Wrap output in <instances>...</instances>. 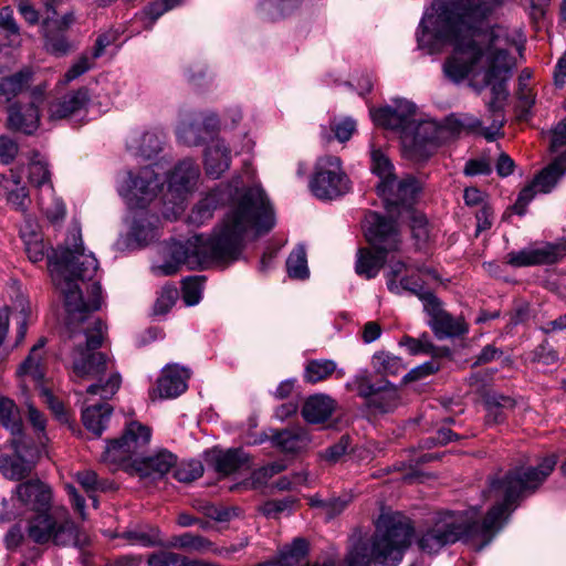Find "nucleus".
<instances>
[{
	"label": "nucleus",
	"instance_id": "nucleus-1",
	"mask_svg": "<svg viewBox=\"0 0 566 566\" xmlns=\"http://www.w3.org/2000/svg\"><path fill=\"white\" fill-rule=\"evenodd\" d=\"M505 0H454L450 6L436 2L428 9L417 33L418 45L436 53L447 42L452 53L443 63V73L453 83L470 78L476 90L491 86L495 99L505 98V82L516 65L514 52L521 41L502 25L488 27L486 19Z\"/></svg>",
	"mask_w": 566,
	"mask_h": 566
},
{
	"label": "nucleus",
	"instance_id": "nucleus-2",
	"mask_svg": "<svg viewBox=\"0 0 566 566\" xmlns=\"http://www.w3.org/2000/svg\"><path fill=\"white\" fill-rule=\"evenodd\" d=\"M98 269L93 253H86L78 226L70 228L67 237L53 253L50 271L56 289L64 297L67 313L66 326L75 333L78 326L85 334V347L77 345L72 353V373L81 380H95L86 389L88 396L111 399L119 389L120 375L115 370V363L101 352L106 332L105 324L90 314L102 306V289L92 281Z\"/></svg>",
	"mask_w": 566,
	"mask_h": 566
},
{
	"label": "nucleus",
	"instance_id": "nucleus-3",
	"mask_svg": "<svg viewBox=\"0 0 566 566\" xmlns=\"http://www.w3.org/2000/svg\"><path fill=\"white\" fill-rule=\"evenodd\" d=\"M235 180L224 189L207 195L190 212L189 222L201 226L212 218L219 202L228 203V211L209 238L192 235L186 242L174 241L168 249L169 261L154 265L153 272L172 275L181 266L188 270L206 269L239 259L248 234H262L275 223L273 209L260 187L243 188Z\"/></svg>",
	"mask_w": 566,
	"mask_h": 566
},
{
	"label": "nucleus",
	"instance_id": "nucleus-4",
	"mask_svg": "<svg viewBox=\"0 0 566 566\" xmlns=\"http://www.w3.org/2000/svg\"><path fill=\"white\" fill-rule=\"evenodd\" d=\"M556 462V457L549 455L544 458L537 468H517L491 479L483 496L493 504L482 522L478 520L479 511L475 507L467 512L441 513L420 534L418 547L431 555L447 545L463 539L476 542L478 548H483L502 528L516 507L520 496L525 491L536 489L553 472Z\"/></svg>",
	"mask_w": 566,
	"mask_h": 566
},
{
	"label": "nucleus",
	"instance_id": "nucleus-5",
	"mask_svg": "<svg viewBox=\"0 0 566 566\" xmlns=\"http://www.w3.org/2000/svg\"><path fill=\"white\" fill-rule=\"evenodd\" d=\"M12 499L34 512L28 520L27 535L35 544L81 547L88 543L87 534L71 518L66 507H52V490L40 480L18 484Z\"/></svg>",
	"mask_w": 566,
	"mask_h": 566
},
{
	"label": "nucleus",
	"instance_id": "nucleus-6",
	"mask_svg": "<svg viewBox=\"0 0 566 566\" xmlns=\"http://www.w3.org/2000/svg\"><path fill=\"white\" fill-rule=\"evenodd\" d=\"M417 107L407 99H395L394 105L370 109L373 122L399 135L407 156L416 160L428 158L433 148L448 138L446 124L436 120H419Z\"/></svg>",
	"mask_w": 566,
	"mask_h": 566
},
{
	"label": "nucleus",
	"instance_id": "nucleus-7",
	"mask_svg": "<svg viewBox=\"0 0 566 566\" xmlns=\"http://www.w3.org/2000/svg\"><path fill=\"white\" fill-rule=\"evenodd\" d=\"M413 535L411 521L399 512L382 513L368 543L355 544L345 558L346 566H398Z\"/></svg>",
	"mask_w": 566,
	"mask_h": 566
},
{
	"label": "nucleus",
	"instance_id": "nucleus-8",
	"mask_svg": "<svg viewBox=\"0 0 566 566\" xmlns=\"http://www.w3.org/2000/svg\"><path fill=\"white\" fill-rule=\"evenodd\" d=\"M163 182L154 167L124 172L118 180V193L128 207L129 235L138 243L151 241L157 233L158 217L147 210Z\"/></svg>",
	"mask_w": 566,
	"mask_h": 566
},
{
	"label": "nucleus",
	"instance_id": "nucleus-9",
	"mask_svg": "<svg viewBox=\"0 0 566 566\" xmlns=\"http://www.w3.org/2000/svg\"><path fill=\"white\" fill-rule=\"evenodd\" d=\"M151 431L147 426L132 421L119 439L107 444L102 461L114 465L128 464L142 476L161 478L176 465L177 458L168 450L142 457V451L149 443Z\"/></svg>",
	"mask_w": 566,
	"mask_h": 566
},
{
	"label": "nucleus",
	"instance_id": "nucleus-10",
	"mask_svg": "<svg viewBox=\"0 0 566 566\" xmlns=\"http://www.w3.org/2000/svg\"><path fill=\"white\" fill-rule=\"evenodd\" d=\"M364 229L373 249L358 250L355 270L358 275L369 280L378 275L387 254L399 250L401 235L396 224L377 212L365 216Z\"/></svg>",
	"mask_w": 566,
	"mask_h": 566
},
{
	"label": "nucleus",
	"instance_id": "nucleus-11",
	"mask_svg": "<svg viewBox=\"0 0 566 566\" xmlns=\"http://www.w3.org/2000/svg\"><path fill=\"white\" fill-rule=\"evenodd\" d=\"M420 190V185L415 177L408 176L401 180L395 178V186L386 193H379L385 201L386 211L389 219L398 228V223L394 218L401 222L411 221V230L416 239L424 241L428 238L427 220L421 214H416L412 203Z\"/></svg>",
	"mask_w": 566,
	"mask_h": 566
},
{
	"label": "nucleus",
	"instance_id": "nucleus-12",
	"mask_svg": "<svg viewBox=\"0 0 566 566\" xmlns=\"http://www.w3.org/2000/svg\"><path fill=\"white\" fill-rule=\"evenodd\" d=\"M310 189L321 200H334L350 191L352 182L339 157L324 155L316 159Z\"/></svg>",
	"mask_w": 566,
	"mask_h": 566
},
{
	"label": "nucleus",
	"instance_id": "nucleus-13",
	"mask_svg": "<svg viewBox=\"0 0 566 566\" xmlns=\"http://www.w3.org/2000/svg\"><path fill=\"white\" fill-rule=\"evenodd\" d=\"M412 294L417 295L423 303V310L429 316L428 325L438 339L457 337L467 333L468 327L462 318L453 317L443 307L441 302L429 291L423 290L419 282L415 286H408Z\"/></svg>",
	"mask_w": 566,
	"mask_h": 566
},
{
	"label": "nucleus",
	"instance_id": "nucleus-14",
	"mask_svg": "<svg viewBox=\"0 0 566 566\" xmlns=\"http://www.w3.org/2000/svg\"><path fill=\"white\" fill-rule=\"evenodd\" d=\"M29 181L40 190L39 206L46 218L52 223L63 220L65 217V206L55 196L46 160L39 155L30 163Z\"/></svg>",
	"mask_w": 566,
	"mask_h": 566
},
{
	"label": "nucleus",
	"instance_id": "nucleus-15",
	"mask_svg": "<svg viewBox=\"0 0 566 566\" xmlns=\"http://www.w3.org/2000/svg\"><path fill=\"white\" fill-rule=\"evenodd\" d=\"M45 345V338H40L38 343L31 348L30 354L18 369V376L23 382L32 381L34 387L39 390L43 401L49 406L52 412L60 419L65 420L64 406L61 401L54 398L52 392L43 385V366L42 349Z\"/></svg>",
	"mask_w": 566,
	"mask_h": 566
},
{
	"label": "nucleus",
	"instance_id": "nucleus-16",
	"mask_svg": "<svg viewBox=\"0 0 566 566\" xmlns=\"http://www.w3.org/2000/svg\"><path fill=\"white\" fill-rule=\"evenodd\" d=\"M551 150L560 155L533 179L539 193H548L566 172V118L552 132Z\"/></svg>",
	"mask_w": 566,
	"mask_h": 566
},
{
	"label": "nucleus",
	"instance_id": "nucleus-17",
	"mask_svg": "<svg viewBox=\"0 0 566 566\" xmlns=\"http://www.w3.org/2000/svg\"><path fill=\"white\" fill-rule=\"evenodd\" d=\"M12 457H0V472L9 480H22L30 474L40 454V449L32 446L27 439L12 438Z\"/></svg>",
	"mask_w": 566,
	"mask_h": 566
},
{
	"label": "nucleus",
	"instance_id": "nucleus-18",
	"mask_svg": "<svg viewBox=\"0 0 566 566\" xmlns=\"http://www.w3.org/2000/svg\"><path fill=\"white\" fill-rule=\"evenodd\" d=\"M489 112L493 115V120L490 126L484 127L483 122L469 113L452 114L446 119V128L448 135L459 134L465 132L469 134L481 135L488 140H493L500 135L503 125V116L495 102L489 104Z\"/></svg>",
	"mask_w": 566,
	"mask_h": 566
},
{
	"label": "nucleus",
	"instance_id": "nucleus-19",
	"mask_svg": "<svg viewBox=\"0 0 566 566\" xmlns=\"http://www.w3.org/2000/svg\"><path fill=\"white\" fill-rule=\"evenodd\" d=\"M44 98V88L36 87L28 103L18 102L8 109V127L12 130L31 135L40 125V105Z\"/></svg>",
	"mask_w": 566,
	"mask_h": 566
},
{
	"label": "nucleus",
	"instance_id": "nucleus-20",
	"mask_svg": "<svg viewBox=\"0 0 566 566\" xmlns=\"http://www.w3.org/2000/svg\"><path fill=\"white\" fill-rule=\"evenodd\" d=\"M199 176V167L190 159L180 161L174 168L168 177V192L176 205L193 191Z\"/></svg>",
	"mask_w": 566,
	"mask_h": 566
},
{
	"label": "nucleus",
	"instance_id": "nucleus-21",
	"mask_svg": "<svg viewBox=\"0 0 566 566\" xmlns=\"http://www.w3.org/2000/svg\"><path fill=\"white\" fill-rule=\"evenodd\" d=\"M563 255L559 247L551 243L531 245L520 251L507 253V263L515 268L552 264Z\"/></svg>",
	"mask_w": 566,
	"mask_h": 566
},
{
	"label": "nucleus",
	"instance_id": "nucleus-22",
	"mask_svg": "<svg viewBox=\"0 0 566 566\" xmlns=\"http://www.w3.org/2000/svg\"><path fill=\"white\" fill-rule=\"evenodd\" d=\"M88 102V90L81 87L51 102L48 111L49 118L51 120H57L76 115L86 108Z\"/></svg>",
	"mask_w": 566,
	"mask_h": 566
},
{
	"label": "nucleus",
	"instance_id": "nucleus-23",
	"mask_svg": "<svg viewBox=\"0 0 566 566\" xmlns=\"http://www.w3.org/2000/svg\"><path fill=\"white\" fill-rule=\"evenodd\" d=\"M188 378L187 369L178 365H167L157 380L154 394H158L159 398H176L186 391Z\"/></svg>",
	"mask_w": 566,
	"mask_h": 566
},
{
	"label": "nucleus",
	"instance_id": "nucleus-24",
	"mask_svg": "<svg viewBox=\"0 0 566 566\" xmlns=\"http://www.w3.org/2000/svg\"><path fill=\"white\" fill-rule=\"evenodd\" d=\"M164 136L154 129H135L127 139L126 146L135 155L150 158L161 150Z\"/></svg>",
	"mask_w": 566,
	"mask_h": 566
},
{
	"label": "nucleus",
	"instance_id": "nucleus-25",
	"mask_svg": "<svg viewBox=\"0 0 566 566\" xmlns=\"http://www.w3.org/2000/svg\"><path fill=\"white\" fill-rule=\"evenodd\" d=\"M231 156L230 149L223 140L212 139L205 151V169L206 174L217 179L230 167Z\"/></svg>",
	"mask_w": 566,
	"mask_h": 566
},
{
	"label": "nucleus",
	"instance_id": "nucleus-26",
	"mask_svg": "<svg viewBox=\"0 0 566 566\" xmlns=\"http://www.w3.org/2000/svg\"><path fill=\"white\" fill-rule=\"evenodd\" d=\"M337 402L326 394L310 396L303 403L302 416L308 423H323L331 418Z\"/></svg>",
	"mask_w": 566,
	"mask_h": 566
},
{
	"label": "nucleus",
	"instance_id": "nucleus-27",
	"mask_svg": "<svg viewBox=\"0 0 566 566\" xmlns=\"http://www.w3.org/2000/svg\"><path fill=\"white\" fill-rule=\"evenodd\" d=\"M0 197L17 210L24 211L29 201V192L21 184L19 172L11 170L10 176L0 175Z\"/></svg>",
	"mask_w": 566,
	"mask_h": 566
},
{
	"label": "nucleus",
	"instance_id": "nucleus-28",
	"mask_svg": "<svg viewBox=\"0 0 566 566\" xmlns=\"http://www.w3.org/2000/svg\"><path fill=\"white\" fill-rule=\"evenodd\" d=\"M211 460L216 471L226 475L250 468L249 454L242 449L213 451Z\"/></svg>",
	"mask_w": 566,
	"mask_h": 566
},
{
	"label": "nucleus",
	"instance_id": "nucleus-29",
	"mask_svg": "<svg viewBox=\"0 0 566 566\" xmlns=\"http://www.w3.org/2000/svg\"><path fill=\"white\" fill-rule=\"evenodd\" d=\"M371 171L377 175L380 182L377 186L378 193H386L395 186L394 166L388 156L374 144L370 145Z\"/></svg>",
	"mask_w": 566,
	"mask_h": 566
},
{
	"label": "nucleus",
	"instance_id": "nucleus-30",
	"mask_svg": "<svg viewBox=\"0 0 566 566\" xmlns=\"http://www.w3.org/2000/svg\"><path fill=\"white\" fill-rule=\"evenodd\" d=\"M272 441L284 452H298L310 444L311 438L304 428L295 427L276 432Z\"/></svg>",
	"mask_w": 566,
	"mask_h": 566
},
{
	"label": "nucleus",
	"instance_id": "nucleus-31",
	"mask_svg": "<svg viewBox=\"0 0 566 566\" xmlns=\"http://www.w3.org/2000/svg\"><path fill=\"white\" fill-rule=\"evenodd\" d=\"M112 412L113 408L106 402L87 407L82 412L83 423L87 430L99 437L106 429Z\"/></svg>",
	"mask_w": 566,
	"mask_h": 566
},
{
	"label": "nucleus",
	"instance_id": "nucleus-32",
	"mask_svg": "<svg viewBox=\"0 0 566 566\" xmlns=\"http://www.w3.org/2000/svg\"><path fill=\"white\" fill-rule=\"evenodd\" d=\"M356 132V122L352 117L334 118L328 126H321L319 136L325 143L333 139L348 142Z\"/></svg>",
	"mask_w": 566,
	"mask_h": 566
},
{
	"label": "nucleus",
	"instance_id": "nucleus-33",
	"mask_svg": "<svg viewBox=\"0 0 566 566\" xmlns=\"http://www.w3.org/2000/svg\"><path fill=\"white\" fill-rule=\"evenodd\" d=\"M169 547L179 548L187 552H195L199 554H208L214 549V543L205 536L193 534L190 532L172 536L168 544Z\"/></svg>",
	"mask_w": 566,
	"mask_h": 566
},
{
	"label": "nucleus",
	"instance_id": "nucleus-34",
	"mask_svg": "<svg viewBox=\"0 0 566 566\" xmlns=\"http://www.w3.org/2000/svg\"><path fill=\"white\" fill-rule=\"evenodd\" d=\"M0 423L11 432L12 438L25 440L19 408L13 400L0 398Z\"/></svg>",
	"mask_w": 566,
	"mask_h": 566
},
{
	"label": "nucleus",
	"instance_id": "nucleus-35",
	"mask_svg": "<svg viewBox=\"0 0 566 566\" xmlns=\"http://www.w3.org/2000/svg\"><path fill=\"white\" fill-rule=\"evenodd\" d=\"M364 395L369 396L371 405L381 412H388L394 409L399 399L397 388L389 382H386L382 388L369 385L367 389L364 390Z\"/></svg>",
	"mask_w": 566,
	"mask_h": 566
},
{
	"label": "nucleus",
	"instance_id": "nucleus-36",
	"mask_svg": "<svg viewBox=\"0 0 566 566\" xmlns=\"http://www.w3.org/2000/svg\"><path fill=\"white\" fill-rule=\"evenodd\" d=\"M32 73L29 70H22L11 76L0 80V103L9 102L18 94L23 92L31 82Z\"/></svg>",
	"mask_w": 566,
	"mask_h": 566
},
{
	"label": "nucleus",
	"instance_id": "nucleus-37",
	"mask_svg": "<svg viewBox=\"0 0 566 566\" xmlns=\"http://www.w3.org/2000/svg\"><path fill=\"white\" fill-rule=\"evenodd\" d=\"M407 270L408 266L402 261H391L389 263V270L387 272V287L390 292L400 294L402 291H408L412 293V291L406 287V285L415 286L416 282H419L422 285V281L418 277H401L400 281H397V277Z\"/></svg>",
	"mask_w": 566,
	"mask_h": 566
},
{
	"label": "nucleus",
	"instance_id": "nucleus-38",
	"mask_svg": "<svg viewBox=\"0 0 566 566\" xmlns=\"http://www.w3.org/2000/svg\"><path fill=\"white\" fill-rule=\"evenodd\" d=\"M399 344L406 347L411 355L427 354L436 357L447 355L449 353L448 348L436 347L427 333H423L418 338L403 336Z\"/></svg>",
	"mask_w": 566,
	"mask_h": 566
},
{
	"label": "nucleus",
	"instance_id": "nucleus-39",
	"mask_svg": "<svg viewBox=\"0 0 566 566\" xmlns=\"http://www.w3.org/2000/svg\"><path fill=\"white\" fill-rule=\"evenodd\" d=\"M21 237L25 243L29 260L33 263L42 261L45 254L42 238L29 221L21 229Z\"/></svg>",
	"mask_w": 566,
	"mask_h": 566
},
{
	"label": "nucleus",
	"instance_id": "nucleus-40",
	"mask_svg": "<svg viewBox=\"0 0 566 566\" xmlns=\"http://www.w3.org/2000/svg\"><path fill=\"white\" fill-rule=\"evenodd\" d=\"M373 368L377 374L396 376L406 369L402 359L387 352L376 353L371 358Z\"/></svg>",
	"mask_w": 566,
	"mask_h": 566
},
{
	"label": "nucleus",
	"instance_id": "nucleus-41",
	"mask_svg": "<svg viewBox=\"0 0 566 566\" xmlns=\"http://www.w3.org/2000/svg\"><path fill=\"white\" fill-rule=\"evenodd\" d=\"M52 19L53 18L50 17V14L45 15V19H44V23H43L44 38H45L44 48L49 53L54 54L56 56H61V55L66 54L70 51L71 46H70V43L67 42L66 38L63 34L50 32V29H51L50 20H52Z\"/></svg>",
	"mask_w": 566,
	"mask_h": 566
},
{
	"label": "nucleus",
	"instance_id": "nucleus-42",
	"mask_svg": "<svg viewBox=\"0 0 566 566\" xmlns=\"http://www.w3.org/2000/svg\"><path fill=\"white\" fill-rule=\"evenodd\" d=\"M335 371L336 363L334 360L314 359L306 365L304 378L308 382L316 384L325 380Z\"/></svg>",
	"mask_w": 566,
	"mask_h": 566
},
{
	"label": "nucleus",
	"instance_id": "nucleus-43",
	"mask_svg": "<svg viewBox=\"0 0 566 566\" xmlns=\"http://www.w3.org/2000/svg\"><path fill=\"white\" fill-rule=\"evenodd\" d=\"M286 269L290 277L306 279L308 276L307 259L304 247L298 245L290 253L286 260Z\"/></svg>",
	"mask_w": 566,
	"mask_h": 566
},
{
	"label": "nucleus",
	"instance_id": "nucleus-44",
	"mask_svg": "<svg viewBox=\"0 0 566 566\" xmlns=\"http://www.w3.org/2000/svg\"><path fill=\"white\" fill-rule=\"evenodd\" d=\"M514 401L510 397H493L488 401L486 420L489 423H500L505 419V410L512 409Z\"/></svg>",
	"mask_w": 566,
	"mask_h": 566
},
{
	"label": "nucleus",
	"instance_id": "nucleus-45",
	"mask_svg": "<svg viewBox=\"0 0 566 566\" xmlns=\"http://www.w3.org/2000/svg\"><path fill=\"white\" fill-rule=\"evenodd\" d=\"M76 482L87 493L88 497L93 500V504L97 506L95 493L103 489L102 482L98 480L97 474L92 470H83L75 473Z\"/></svg>",
	"mask_w": 566,
	"mask_h": 566
},
{
	"label": "nucleus",
	"instance_id": "nucleus-46",
	"mask_svg": "<svg viewBox=\"0 0 566 566\" xmlns=\"http://www.w3.org/2000/svg\"><path fill=\"white\" fill-rule=\"evenodd\" d=\"M296 501L292 496H286L281 500H271L265 502L260 511L263 515L271 518H277L284 513H291L295 505Z\"/></svg>",
	"mask_w": 566,
	"mask_h": 566
},
{
	"label": "nucleus",
	"instance_id": "nucleus-47",
	"mask_svg": "<svg viewBox=\"0 0 566 566\" xmlns=\"http://www.w3.org/2000/svg\"><path fill=\"white\" fill-rule=\"evenodd\" d=\"M0 29L12 44L20 42V28L9 7H4L0 10Z\"/></svg>",
	"mask_w": 566,
	"mask_h": 566
},
{
	"label": "nucleus",
	"instance_id": "nucleus-48",
	"mask_svg": "<svg viewBox=\"0 0 566 566\" xmlns=\"http://www.w3.org/2000/svg\"><path fill=\"white\" fill-rule=\"evenodd\" d=\"M203 474V467L200 461L191 460L181 462L174 471V476L184 483L192 482Z\"/></svg>",
	"mask_w": 566,
	"mask_h": 566
},
{
	"label": "nucleus",
	"instance_id": "nucleus-49",
	"mask_svg": "<svg viewBox=\"0 0 566 566\" xmlns=\"http://www.w3.org/2000/svg\"><path fill=\"white\" fill-rule=\"evenodd\" d=\"M13 310L15 312L14 318L18 324L15 345H19L22 343L27 334V319L30 314L29 301L23 296H20L15 301Z\"/></svg>",
	"mask_w": 566,
	"mask_h": 566
},
{
	"label": "nucleus",
	"instance_id": "nucleus-50",
	"mask_svg": "<svg viewBox=\"0 0 566 566\" xmlns=\"http://www.w3.org/2000/svg\"><path fill=\"white\" fill-rule=\"evenodd\" d=\"M94 61L95 60L92 56L82 55L71 65V67L66 71L57 84L65 86L72 81L76 80L82 74L92 69Z\"/></svg>",
	"mask_w": 566,
	"mask_h": 566
},
{
	"label": "nucleus",
	"instance_id": "nucleus-51",
	"mask_svg": "<svg viewBox=\"0 0 566 566\" xmlns=\"http://www.w3.org/2000/svg\"><path fill=\"white\" fill-rule=\"evenodd\" d=\"M202 284L199 276H190L182 281V298L188 306L199 303Z\"/></svg>",
	"mask_w": 566,
	"mask_h": 566
},
{
	"label": "nucleus",
	"instance_id": "nucleus-52",
	"mask_svg": "<svg viewBox=\"0 0 566 566\" xmlns=\"http://www.w3.org/2000/svg\"><path fill=\"white\" fill-rule=\"evenodd\" d=\"M123 537L133 545L154 546L159 543V532L155 528L150 532L143 530L127 531L123 533Z\"/></svg>",
	"mask_w": 566,
	"mask_h": 566
},
{
	"label": "nucleus",
	"instance_id": "nucleus-53",
	"mask_svg": "<svg viewBox=\"0 0 566 566\" xmlns=\"http://www.w3.org/2000/svg\"><path fill=\"white\" fill-rule=\"evenodd\" d=\"M354 495L352 493H343L337 497L327 500L324 504V514L326 518L331 520L340 514L348 504L353 501Z\"/></svg>",
	"mask_w": 566,
	"mask_h": 566
},
{
	"label": "nucleus",
	"instance_id": "nucleus-54",
	"mask_svg": "<svg viewBox=\"0 0 566 566\" xmlns=\"http://www.w3.org/2000/svg\"><path fill=\"white\" fill-rule=\"evenodd\" d=\"M179 292L175 286H165L163 287L156 303H155V313L156 314H166L172 305L178 300Z\"/></svg>",
	"mask_w": 566,
	"mask_h": 566
},
{
	"label": "nucleus",
	"instance_id": "nucleus-55",
	"mask_svg": "<svg viewBox=\"0 0 566 566\" xmlns=\"http://www.w3.org/2000/svg\"><path fill=\"white\" fill-rule=\"evenodd\" d=\"M178 139L188 145H198L202 137L200 135V127L195 123H182L177 129Z\"/></svg>",
	"mask_w": 566,
	"mask_h": 566
},
{
	"label": "nucleus",
	"instance_id": "nucleus-56",
	"mask_svg": "<svg viewBox=\"0 0 566 566\" xmlns=\"http://www.w3.org/2000/svg\"><path fill=\"white\" fill-rule=\"evenodd\" d=\"M182 0H155L149 3L145 9V14L155 22L165 12L181 4Z\"/></svg>",
	"mask_w": 566,
	"mask_h": 566
},
{
	"label": "nucleus",
	"instance_id": "nucleus-57",
	"mask_svg": "<svg viewBox=\"0 0 566 566\" xmlns=\"http://www.w3.org/2000/svg\"><path fill=\"white\" fill-rule=\"evenodd\" d=\"M348 448L349 438L343 436L335 444L325 449L321 457L329 463H336L346 454Z\"/></svg>",
	"mask_w": 566,
	"mask_h": 566
},
{
	"label": "nucleus",
	"instance_id": "nucleus-58",
	"mask_svg": "<svg viewBox=\"0 0 566 566\" xmlns=\"http://www.w3.org/2000/svg\"><path fill=\"white\" fill-rule=\"evenodd\" d=\"M28 418L33 429L38 433L39 443H44L46 419L32 403H28Z\"/></svg>",
	"mask_w": 566,
	"mask_h": 566
},
{
	"label": "nucleus",
	"instance_id": "nucleus-59",
	"mask_svg": "<svg viewBox=\"0 0 566 566\" xmlns=\"http://www.w3.org/2000/svg\"><path fill=\"white\" fill-rule=\"evenodd\" d=\"M19 151L18 144L8 136H0V161L9 165L14 160Z\"/></svg>",
	"mask_w": 566,
	"mask_h": 566
},
{
	"label": "nucleus",
	"instance_id": "nucleus-60",
	"mask_svg": "<svg viewBox=\"0 0 566 566\" xmlns=\"http://www.w3.org/2000/svg\"><path fill=\"white\" fill-rule=\"evenodd\" d=\"M536 193H539L536 189V186L534 185V182L532 181L530 185H527L526 187H524L518 197H517V200L514 205V211L517 213V214H524L525 213V210H526V207L527 205L534 199V197L536 196Z\"/></svg>",
	"mask_w": 566,
	"mask_h": 566
},
{
	"label": "nucleus",
	"instance_id": "nucleus-61",
	"mask_svg": "<svg viewBox=\"0 0 566 566\" xmlns=\"http://www.w3.org/2000/svg\"><path fill=\"white\" fill-rule=\"evenodd\" d=\"M439 369V365L433 361H426L422 365L411 369L409 373H407L403 377L405 382L413 381L417 379H420L422 377H426L428 375H431L436 373Z\"/></svg>",
	"mask_w": 566,
	"mask_h": 566
},
{
	"label": "nucleus",
	"instance_id": "nucleus-62",
	"mask_svg": "<svg viewBox=\"0 0 566 566\" xmlns=\"http://www.w3.org/2000/svg\"><path fill=\"white\" fill-rule=\"evenodd\" d=\"M179 560V556L171 552L161 551L148 557V566H172Z\"/></svg>",
	"mask_w": 566,
	"mask_h": 566
},
{
	"label": "nucleus",
	"instance_id": "nucleus-63",
	"mask_svg": "<svg viewBox=\"0 0 566 566\" xmlns=\"http://www.w3.org/2000/svg\"><path fill=\"white\" fill-rule=\"evenodd\" d=\"M248 544L249 541L247 537L241 538L238 543L232 544L230 546L219 547L214 544V549L212 551V554L223 558H232V556L235 553H239L242 549H244L248 546Z\"/></svg>",
	"mask_w": 566,
	"mask_h": 566
},
{
	"label": "nucleus",
	"instance_id": "nucleus-64",
	"mask_svg": "<svg viewBox=\"0 0 566 566\" xmlns=\"http://www.w3.org/2000/svg\"><path fill=\"white\" fill-rule=\"evenodd\" d=\"M65 489L74 511L78 513L82 520H85V500L78 494L77 490L73 485L67 484Z\"/></svg>",
	"mask_w": 566,
	"mask_h": 566
}]
</instances>
